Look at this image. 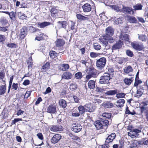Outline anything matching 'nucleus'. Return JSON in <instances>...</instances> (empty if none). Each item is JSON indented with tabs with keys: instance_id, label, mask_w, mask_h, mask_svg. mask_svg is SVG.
Masks as SVG:
<instances>
[{
	"instance_id": "nucleus-57",
	"label": "nucleus",
	"mask_w": 148,
	"mask_h": 148,
	"mask_svg": "<svg viewBox=\"0 0 148 148\" xmlns=\"http://www.w3.org/2000/svg\"><path fill=\"white\" fill-rule=\"evenodd\" d=\"M137 146V142L136 141H133L130 144V147L131 148L136 147Z\"/></svg>"
},
{
	"instance_id": "nucleus-32",
	"label": "nucleus",
	"mask_w": 148,
	"mask_h": 148,
	"mask_svg": "<svg viewBox=\"0 0 148 148\" xmlns=\"http://www.w3.org/2000/svg\"><path fill=\"white\" fill-rule=\"evenodd\" d=\"M144 90L142 88L138 89L136 92V97L138 98L140 97L143 94Z\"/></svg>"
},
{
	"instance_id": "nucleus-63",
	"label": "nucleus",
	"mask_w": 148,
	"mask_h": 148,
	"mask_svg": "<svg viewBox=\"0 0 148 148\" xmlns=\"http://www.w3.org/2000/svg\"><path fill=\"white\" fill-rule=\"evenodd\" d=\"M70 22L71 23V29L72 30H74L75 29V23L72 21H70Z\"/></svg>"
},
{
	"instance_id": "nucleus-8",
	"label": "nucleus",
	"mask_w": 148,
	"mask_h": 148,
	"mask_svg": "<svg viewBox=\"0 0 148 148\" xmlns=\"http://www.w3.org/2000/svg\"><path fill=\"white\" fill-rule=\"evenodd\" d=\"M87 69L88 71V73L95 77L97 75V71L92 66H89Z\"/></svg>"
},
{
	"instance_id": "nucleus-40",
	"label": "nucleus",
	"mask_w": 148,
	"mask_h": 148,
	"mask_svg": "<svg viewBox=\"0 0 148 148\" xmlns=\"http://www.w3.org/2000/svg\"><path fill=\"white\" fill-rule=\"evenodd\" d=\"M109 7L112 9L116 12H119L120 10L119 7L117 5H110Z\"/></svg>"
},
{
	"instance_id": "nucleus-10",
	"label": "nucleus",
	"mask_w": 148,
	"mask_h": 148,
	"mask_svg": "<svg viewBox=\"0 0 148 148\" xmlns=\"http://www.w3.org/2000/svg\"><path fill=\"white\" fill-rule=\"evenodd\" d=\"M60 135L56 134L54 135L51 139V142L53 143H57L61 139Z\"/></svg>"
},
{
	"instance_id": "nucleus-1",
	"label": "nucleus",
	"mask_w": 148,
	"mask_h": 148,
	"mask_svg": "<svg viewBox=\"0 0 148 148\" xmlns=\"http://www.w3.org/2000/svg\"><path fill=\"white\" fill-rule=\"evenodd\" d=\"M114 30L111 27H108L106 29V34L99 39V40L106 47L108 45V42L112 43L114 41L112 37L111 36L114 34Z\"/></svg>"
},
{
	"instance_id": "nucleus-36",
	"label": "nucleus",
	"mask_w": 148,
	"mask_h": 148,
	"mask_svg": "<svg viewBox=\"0 0 148 148\" xmlns=\"http://www.w3.org/2000/svg\"><path fill=\"white\" fill-rule=\"evenodd\" d=\"M8 22V21L4 17H2L0 19V23L3 25H6Z\"/></svg>"
},
{
	"instance_id": "nucleus-39",
	"label": "nucleus",
	"mask_w": 148,
	"mask_h": 148,
	"mask_svg": "<svg viewBox=\"0 0 148 148\" xmlns=\"http://www.w3.org/2000/svg\"><path fill=\"white\" fill-rule=\"evenodd\" d=\"M143 6L140 3L137 4L136 5L133 6V7L135 10H141Z\"/></svg>"
},
{
	"instance_id": "nucleus-20",
	"label": "nucleus",
	"mask_w": 148,
	"mask_h": 148,
	"mask_svg": "<svg viewBox=\"0 0 148 148\" xmlns=\"http://www.w3.org/2000/svg\"><path fill=\"white\" fill-rule=\"evenodd\" d=\"M127 20L131 23H136L137 22V21L135 18L133 16H126Z\"/></svg>"
},
{
	"instance_id": "nucleus-59",
	"label": "nucleus",
	"mask_w": 148,
	"mask_h": 148,
	"mask_svg": "<svg viewBox=\"0 0 148 148\" xmlns=\"http://www.w3.org/2000/svg\"><path fill=\"white\" fill-rule=\"evenodd\" d=\"M20 14V18L22 19H24L27 17L24 14L22 13L21 12H19V15Z\"/></svg>"
},
{
	"instance_id": "nucleus-29",
	"label": "nucleus",
	"mask_w": 148,
	"mask_h": 148,
	"mask_svg": "<svg viewBox=\"0 0 148 148\" xmlns=\"http://www.w3.org/2000/svg\"><path fill=\"white\" fill-rule=\"evenodd\" d=\"M138 39L142 41H146L147 40V36L145 35L138 34Z\"/></svg>"
},
{
	"instance_id": "nucleus-64",
	"label": "nucleus",
	"mask_w": 148,
	"mask_h": 148,
	"mask_svg": "<svg viewBox=\"0 0 148 148\" xmlns=\"http://www.w3.org/2000/svg\"><path fill=\"white\" fill-rule=\"evenodd\" d=\"M38 138L40 140H42L43 139V137L41 133H38L37 134Z\"/></svg>"
},
{
	"instance_id": "nucleus-18",
	"label": "nucleus",
	"mask_w": 148,
	"mask_h": 148,
	"mask_svg": "<svg viewBox=\"0 0 148 148\" xmlns=\"http://www.w3.org/2000/svg\"><path fill=\"white\" fill-rule=\"evenodd\" d=\"M51 24L49 22H44L42 23H39L38 24V26L40 28H44L45 27L48 26Z\"/></svg>"
},
{
	"instance_id": "nucleus-2",
	"label": "nucleus",
	"mask_w": 148,
	"mask_h": 148,
	"mask_svg": "<svg viewBox=\"0 0 148 148\" xmlns=\"http://www.w3.org/2000/svg\"><path fill=\"white\" fill-rule=\"evenodd\" d=\"M110 79V74L108 73H105L101 76L99 79V83L101 84H107Z\"/></svg>"
},
{
	"instance_id": "nucleus-45",
	"label": "nucleus",
	"mask_w": 148,
	"mask_h": 148,
	"mask_svg": "<svg viewBox=\"0 0 148 148\" xmlns=\"http://www.w3.org/2000/svg\"><path fill=\"white\" fill-rule=\"evenodd\" d=\"M32 60L31 57L29 58L27 60V64H28V67H32Z\"/></svg>"
},
{
	"instance_id": "nucleus-56",
	"label": "nucleus",
	"mask_w": 148,
	"mask_h": 148,
	"mask_svg": "<svg viewBox=\"0 0 148 148\" xmlns=\"http://www.w3.org/2000/svg\"><path fill=\"white\" fill-rule=\"evenodd\" d=\"M126 53L127 56L130 57H132L133 56L132 52L130 50H127L126 51Z\"/></svg>"
},
{
	"instance_id": "nucleus-23",
	"label": "nucleus",
	"mask_w": 148,
	"mask_h": 148,
	"mask_svg": "<svg viewBox=\"0 0 148 148\" xmlns=\"http://www.w3.org/2000/svg\"><path fill=\"white\" fill-rule=\"evenodd\" d=\"M95 81L94 80L89 81L88 83V88L91 89H94L95 86Z\"/></svg>"
},
{
	"instance_id": "nucleus-34",
	"label": "nucleus",
	"mask_w": 148,
	"mask_h": 148,
	"mask_svg": "<svg viewBox=\"0 0 148 148\" xmlns=\"http://www.w3.org/2000/svg\"><path fill=\"white\" fill-rule=\"evenodd\" d=\"M84 106L80 105L78 108V109L79 112V113L82 114L85 112V109Z\"/></svg>"
},
{
	"instance_id": "nucleus-24",
	"label": "nucleus",
	"mask_w": 148,
	"mask_h": 148,
	"mask_svg": "<svg viewBox=\"0 0 148 148\" xmlns=\"http://www.w3.org/2000/svg\"><path fill=\"white\" fill-rule=\"evenodd\" d=\"M56 45L58 47H60L63 46L64 44V41L62 39H58L56 42Z\"/></svg>"
},
{
	"instance_id": "nucleus-13",
	"label": "nucleus",
	"mask_w": 148,
	"mask_h": 148,
	"mask_svg": "<svg viewBox=\"0 0 148 148\" xmlns=\"http://www.w3.org/2000/svg\"><path fill=\"white\" fill-rule=\"evenodd\" d=\"M50 130L53 132L61 131L63 130V128L61 125L53 126L51 127Z\"/></svg>"
},
{
	"instance_id": "nucleus-3",
	"label": "nucleus",
	"mask_w": 148,
	"mask_h": 148,
	"mask_svg": "<svg viewBox=\"0 0 148 148\" xmlns=\"http://www.w3.org/2000/svg\"><path fill=\"white\" fill-rule=\"evenodd\" d=\"M106 59L105 58H100L96 62V66L99 69H102L105 66L106 63Z\"/></svg>"
},
{
	"instance_id": "nucleus-35",
	"label": "nucleus",
	"mask_w": 148,
	"mask_h": 148,
	"mask_svg": "<svg viewBox=\"0 0 148 148\" xmlns=\"http://www.w3.org/2000/svg\"><path fill=\"white\" fill-rule=\"evenodd\" d=\"M124 82L127 85H130L132 82L133 80L132 79L126 78L124 79Z\"/></svg>"
},
{
	"instance_id": "nucleus-51",
	"label": "nucleus",
	"mask_w": 148,
	"mask_h": 148,
	"mask_svg": "<svg viewBox=\"0 0 148 148\" xmlns=\"http://www.w3.org/2000/svg\"><path fill=\"white\" fill-rule=\"evenodd\" d=\"M76 78L77 79H80L82 77V73L81 72H78L75 75Z\"/></svg>"
},
{
	"instance_id": "nucleus-11",
	"label": "nucleus",
	"mask_w": 148,
	"mask_h": 148,
	"mask_svg": "<svg viewBox=\"0 0 148 148\" xmlns=\"http://www.w3.org/2000/svg\"><path fill=\"white\" fill-rule=\"evenodd\" d=\"M123 44V43L121 41L119 40L117 41L116 43L112 46V50H115L120 49L121 47Z\"/></svg>"
},
{
	"instance_id": "nucleus-50",
	"label": "nucleus",
	"mask_w": 148,
	"mask_h": 148,
	"mask_svg": "<svg viewBox=\"0 0 148 148\" xmlns=\"http://www.w3.org/2000/svg\"><path fill=\"white\" fill-rule=\"evenodd\" d=\"M9 16L11 19L12 20H13L15 18V14L14 12H10Z\"/></svg>"
},
{
	"instance_id": "nucleus-48",
	"label": "nucleus",
	"mask_w": 148,
	"mask_h": 148,
	"mask_svg": "<svg viewBox=\"0 0 148 148\" xmlns=\"http://www.w3.org/2000/svg\"><path fill=\"white\" fill-rule=\"evenodd\" d=\"M123 9L124 12L127 13H130L132 11V10L128 7H123Z\"/></svg>"
},
{
	"instance_id": "nucleus-46",
	"label": "nucleus",
	"mask_w": 148,
	"mask_h": 148,
	"mask_svg": "<svg viewBox=\"0 0 148 148\" xmlns=\"http://www.w3.org/2000/svg\"><path fill=\"white\" fill-rule=\"evenodd\" d=\"M90 56L92 58H96L99 55V53H95L94 52H91L90 53Z\"/></svg>"
},
{
	"instance_id": "nucleus-6",
	"label": "nucleus",
	"mask_w": 148,
	"mask_h": 148,
	"mask_svg": "<svg viewBox=\"0 0 148 148\" xmlns=\"http://www.w3.org/2000/svg\"><path fill=\"white\" fill-rule=\"evenodd\" d=\"M132 46L134 49L138 51L142 50L145 48L143 44L142 43L138 44L133 42L132 43Z\"/></svg>"
},
{
	"instance_id": "nucleus-58",
	"label": "nucleus",
	"mask_w": 148,
	"mask_h": 148,
	"mask_svg": "<svg viewBox=\"0 0 148 148\" xmlns=\"http://www.w3.org/2000/svg\"><path fill=\"white\" fill-rule=\"evenodd\" d=\"M123 39L127 42H129V36L127 34H125L123 36Z\"/></svg>"
},
{
	"instance_id": "nucleus-54",
	"label": "nucleus",
	"mask_w": 148,
	"mask_h": 148,
	"mask_svg": "<svg viewBox=\"0 0 148 148\" xmlns=\"http://www.w3.org/2000/svg\"><path fill=\"white\" fill-rule=\"evenodd\" d=\"M115 23L116 24H121L122 23V18H119L115 21Z\"/></svg>"
},
{
	"instance_id": "nucleus-53",
	"label": "nucleus",
	"mask_w": 148,
	"mask_h": 148,
	"mask_svg": "<svg viewBox=\"0 0 148 148\" xmlns=\"http://www.w3.org/2000/svg\"><path fill=\"white\" fill-rule=\"evenodd\" d=\"M125 113L126 114H130L133 115L135 114V112L134 111L132 112H130L128 109V108L127 107L126 109Z\"/></svg>"
},
{
	"instance_id": "nucleus-5",
	"label": "nucleus",
	"mask_w": 148,
	"mask_h": 148,
	"mask_svg": "<svg viewBox=\"0 0 148 148\" xmlns=\"http://www.w3.org/2000/svg\"><path fill=\"white\" fill-rule=\"evenodd\" d=\"M130 131L128 132V135L132 138H136L138 136V134L141 132V131L138 129H130Z\"/></svg>"
},
{
	"instance_id": "nucleus-41",
	"label": "nucleus",
	"mask_w": 148,
	"mask_h": 148,
	"mask_svg": "<svg viewBox=\"0 0 148 148\" xmlns=\"http://www.w3.org/2000/svg\"><path fill=\"white\" fill-rule=\"evenodd\" d=\"M70 89L72 91H74L77 88V85L75 83H72L70 86Z\"/></svg>"
},
{
	"instance_id": "nucleus-7",
	"label": "nucleus",
	"mask_w": 148,
	"mask_h": 148,
	"mask_svg": "<svg viewBox=\"0 0 148 148\" xmlns=\"http://www.w3.org/2000/svg\"><path fill=\"white\" fill-rule=\"evenodd\" d=\"M57 23L58 24V27H56L57 32L58 30L57 28H58L59 29L61 28L66 29L67 25V21H59L57 22Z\"/></svg>"
},
{
	"instance_id": "nucleus-55",
	"label": "nucleus",
	"mask_w": 148,
	"mask_h": 148,
	"mask_svg": "<svg viewBox=\"0 0 148 148\" xmlns=\"http://www.w3.org/2000/svg\"><path fill=\"white\" fill-rule=\"evenodd\" d=\"M7 47L11 48L16 47V45L14 43H8L6 44Z\"/></svg>"
},
{
	"instance_id": "nucleus-16",
	"label": "nucleus",
	"mask_w": 148,
	"mask_h": 148,
	"mask_svg": "<svg viewBox=\"0 0 148 148\" xmlns=\"http://www.w3.org/2000/svg\"><path fill=\"white\" fill-rule=\"evenodd\" d=\"M116 135L114 133H112L109 136L105 141L106 143H109L112 142L116 137Z\"/></svg>"
},
{
	"instance_id": "nucleus-14",
	"label": "nucleus",
	"mask_w": 148,
	"mask_h": 148,
	"mask_svg": "<svg viewBox=\"0 0 148 148\" xmlns=\"http://www.w3.org/2000/svg\"><path fill=\"white\" fill-rule=\"evenodd\" d=\"M72 76V74L69 72H64L62 75V79H71Z\"/></svg>"
},
{
	"instance_id": "nucleus-33",
	"label": "nucleus",
	"mask_w": 148,
	"mask_h": 148,
	"mask_svg": "<svg viewBox=\"0 0 148 148\" xmlns=\"http://www.w3.org/2000/svg\"><path fill=\"white\" fill-rule=\"evenodd\" d=\"M6 87L5 85H3L0 86V95L4 94L5 92Z\"/></svg>"
},
{
	"instance_id": "nucleus-21",
	"label": "nucleus",
	"mask_w": 148,
	"mask_h": 148,
	"mask_svg": "<svg viewBox=\"0 0 148 148\" xmlns=\"http://www.w3.org/2000/svg\"><path fill=\"white\" fill-rule=\"evenodd\" d=\"M123 70L125 73L128 74L130 72H132L133 69L130 66H127L124 68Z\"/></svg>"
},
{
	"instance_id": "nucleus-17",
	"label": "nucleus",
	"mask_w": 148,
	"mask_h": 148,
	"mask_svg": "<svg viewBox=\"0 0 148 148\" xmlns=\"http://www.w3.org/2000/svg\"><path fill=\"white\" fill-rule=\"evenodd\" d=\"M27 29V27H24L21 29L20 37L21 38L23 39L25 37L26 35Z\"/></svg>"
},
{
	"instance_id": "nucleus-9",
	"label": "nucleus",
	"mask_w": 148,
	"mask_h": 148,
	"mask_svg": "<svg viewBox=\"0 0 148 148\" xmlns=\"http://www.w3.org/2000/svg\"><path fill=\"white\" fill-rule=\"evenodd\" d=\"M73 131L75 132H78L80 131L82 129V127L79 124L76 123L72 124Z\"/></svg>"
},
{
	"instance_id": "nucleus-28",
	"label": "nucleus",
	"mask_w": 148,
	"mask_h": 148,
	"mask_svg": "<svg viewBox=\"0 0 148 148\" xmlns=\"http://www.w3.org/2000/svg\"><path fill=\"white\" fill-rule=\"evenodd\" d=\"M50 64L49 62H47L42 66V71H45L48 69L50 67Z\"/></svg>"
},
{
	"instance_id": "nucleus-61",
	"label": "nucleus",
	"mask_w": 148,
	"mask_h": 148,
	"mask_svg": "<svg viewBox=\"0 0 148 148\" xmlns=\"http://www.w3.org/2000/svg\"><path fill=\"white\" fill-rule=\"evenodd\" d=\"M71 136L72 139L79 142L80 141V138L78 137L75 135L72 136Z\"/></svg>"
},
{
	"instance_id": "nucleus-22",
	"label": "nucleus",
	"mask_w": 148,
	"mask_h": 148,
	"mask_svg": "<svg viewBox=\"0 0 148 148\" xmlns=\"http://www.w3.org/2000/svg\"><path fill=\"white\" fill-rule=\"evenodd\" d=\"M125 101L123 99H120L116 101V103L117 104L116 106L119 108H121L123 106V104L125 103Z\"/></svg>"
},
{
	"instance_id": "nucleus-44",
	"label": "nucleus",
	"mask_w": 148,
	"mask_h": 148,
	"mask_svg": "<svg viewBox=\"0 0 148 148\" xmlns=\"http://www.w3.org/2000/svg\"><path fill=\"white\" fill-rule=\"evenodd\" d=\"M49 55L50 56V57L52 58H54L56 57L57 56V54L56 53L53 51H51L50 52Z\"/></svg>"
},
{
	"instance_id": "nucleus-38",
	"label": "nucleus",
	"mask_w": 148,
	"mask_h": 148,
	"mask_svg": "<svg viewBox=\"0 0 148 148\" xmlns=\"http://www.w3.org/2000/svg\"><path fill=\"white\" fill-rule=\"evenodd\" d=\"M93 46L94 49L96 50H99L100 49L101 46L97 43H94L93 44Z\"/></svg>"
},
{
	"instance_id": "nucleus-43",
	"label": "nucleus",
	"mask_w": 148,
	"mask_h": 148,
	"mask_svg": "<svg viewBox=\"0 0 148 148\" xmlns=\"http://www.w3.org/2000/svg\"><path fill=\"white\" fill-rule=\"evenodd\" d=\"M126 94L123 93H119L116 94V97L117 98H124Z\"/></svg>"
},
{
	"instance_id": "nucleus-30",
	"label": "nucleus",
	"mask_w": 148,
	"mask_h": 148,
	"mask_svg": "<svg viewBox=\"0 0 148 148\" xmlns=\"http://www.w3.org/2000/svg\"><path fill=\"white\" fill-rule=\"evenodd\" d=\"M51 16L55 17L57 15L58 10L55 8H53L51 10Z\"/></svg>"
},
{
	"instance_id": "nucleus-15",
	"label": "nucleus",
	"mask_w": 148,
	"mask_h": 148,
	"mask_svg": "<svg viewBox=\"0 0 148 148\" xmlns=\"http://www.w3.org/2000/svg\"><path fill=\"white\" fill-rule=\"evenodd\" d=\"M85 111L91 112L94 111V109L93 108L92 105L90 103L86 104L84 105Z\"/></svg>"
},
{
	"instance_id": "nucleus-25",
	"label": "nucleus",
	"mask_w": 148,
	"mask_h": 148,
	"mask_svg": "<svg viewBox=\"0 0 148 148\" xmlns=\"http://www.w3.org/2000/svg\"><path fill=\"white\" fill-rule=\"evenodd\" d=\"M69 68V65L68 64H61L60 66V69L63 71H65Z\"/></svg>"
},
{
	"instance_id": "nucleus-27",
	"label": "nucleus",
	"mask_w": 148,
	"mask_h": 148,
	"mask_svg": "<svg viewBox=\"0 0 148 148\" xmlns=\"http://www.w3.org/2000/svg\"><path fill=\"white\" fill-rule=\"evenodd\" d=\"M102 116L105 119L104 120H107L106 119H109L111 118V114L105 112L102 114Z\"/></svg>"
},
{
	"instance_id": "nucleus-31",
	"label": "nucleus",
	"mask_w": 148,
	"mask_h": 148,
	"mask_svg": "<svg viewBox=\"0 0 148 148\" xmlns=\"http://www.w3.org/2000/svg\"><path fill=\"white\" fill-rule=\"evenodd\" d=\"M117 93V90H110L107 91L106 92V94L109 95H114Z\"/></svg>"
},
{
	"instance_id": "nucleus-49",
	"label": "nucleus",
	"mask_w": 148,
	"mask_h": 148,
	"mask_svg": "<svg viewBox=\"0 0 148 148\" xmlns=\"http://www.w3.org/2000/svg\"><path fill=\"white\" fill-rule=\"evenodd\" d=\"M13 76H12L10 78V82H9V89L8 90V92H9L10 90V88L11 86L12 83V81H13Z\"/></svg>"
},
{
	"instance_id": "nucleus-62",
	"label": "nucleus",
	"mask_w": 148,
	"mask_h": 148,
	"mask_svg": "<svg viewBox=\"0 0 148 148\" xmlns=\"http://www.w3.org/2000/svg\"><path fill=\"white\" fill-rule=\"evenodd\" d=\"M87 75L86 76V81H88L92 77H95L92 76V75L87 73Z\"/></svg>"
},
{
	"instance_id": "nucleus-4",
	"label": "nucleus",
	"mask_w": 148,
	"mask_h": 148,
	"mask_svg": "<svg viewBox=\"0 0 148 148\" xmlns=\"http://www.w3.org/2000/svg\"><path fill=\"white\" fill-rule=\"evenodd\" d=\"M108 121H95L94 124L97 130L101 129L103 126H106L108 124Z\"/></svg>"
},
{
	"instance_id": "nucleus-37",
	"label": "nucleus",
	"mask_w": 148,
	"mask_h": 148,
	"mask_svg": "<svg viewBox=\"0 0 148 148\" xmlns=\"http://www.w3.org/2000/svg\"><path fill=\"white\" fill-rule=\"evenodd\" d=\"M59 104L62 108H65L66 106V101L63 100L61 99L59 101Z\"/></svg>"
},
{
	"instance_id": "nucleus-60",
	"label": "nucleus",
	"mask_w": 148,
	"mask_h": 148,
	"mask_svg": "<svg viewBox=\"0 0 148 148\" xmlns=\"http://www.w3.org/2000/svg\"><path fill=\"white\" fill-rule=\"evenodd\" d=\"M8 27H0V31L5 32L8 31Z\"/></svg>"
},
{
	"instance_id": "nucleus-26",
	"label": "nucleus",
	"mask_w": 148,
	"mask_h": 148,
	"mask_svg": "<svg viewBox=\"0 0 148 148\" xmlns=\"http://www.w3.org/2000/svg\"><path fill=\"white\" fill-rule=\"evenodd\" d=\"M103 107L106 108H111L113 106V104L111 102H107L103 104Z\"/></svg>"
},
{
	"instance_id": "nucleus-12",
	"label": "nucleus",
	"mask_w": 148,
	"mask_h": 148,
	"mask_svg": "<svg viewBox=\"0 0 148 148\" xmlns=\"http://www.w3.org/2000/svg\"><path fill=\"white\" fill-rule=\"evenodd\" d=\"M82 7L84 12H89L91 10V5L88 3L85 4L82 6Z\"/></svg>"
},
{
	"instance_id": "nucleus-19",
	"label": "nucleus",
	"mask_w": 148,
	"mask_h": 148,
	"mask_svg": "<svg viewBox=\"0 0 148 148\" xmlns=\"http://www.w3.org/2000/svg\"><path fill=\"white\" fill-rule=\"evenodd\" d=\"M56 110V107L55 106L51 105L47 108V112L51 113H55Z\"/></svg>"
},
{
	"instance_id": "nucleus-47",
	"label": "nucleus",
	"mask_w": 148,
	"mask_h": 148,
	"mask_svg": "<svg viewBox=\"0 0 148 148\" xmlns=\"http://www.w3.org/2000/svg\"><path fill=\"white\" fill-rule=\"evenodd\" d=\"M142 83V82L140 80L135 79V82L134 84V86L136 87L137 88V86L139 84H140Z\"/></svg>"
},
{
	"instance_id": "nucleus-42",
	"label": "nucleus",
	"mask_w": 148,
	"mask_h": 148,
	"mask_svg": "<svg viewBox=\"0 0 148 148\" xmlns=\"http://www.w3.org/2000/svg\"><path fill=\"white\" fill-rule=\"evenodd\" d=\"M80 62L82 64L84 65L86 68L88 67L89 64V63L86 60H81L80 61Z\"/></svg>"
},
{
	"instance_id": "nucleus-52",
	"label": "nucleus",
	"mask_w": 148,
	"mask_h": 148,
	"mask_svg": "<svg viewBox=\"0 0 148 148\" xmlns=\"http://www.w3.org/2000/svg\"><path fill=\"white\" fill-rule=\"evenodd\" d=\"M43 34H40L38 36H37L35 38V40L38 41H40L43 39Z\"/></svg>"
}]
</instances>
